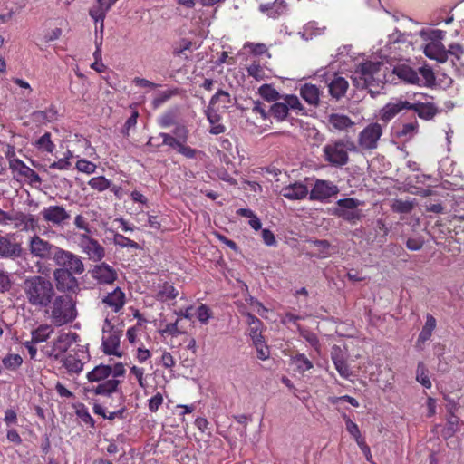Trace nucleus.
I'll list each match as a JSON object with an SVG mask.
<instances>
[{"label": "nucleus", "instance_id": "1", "mask_svg": "<svg viewBox=\"0 0 464 464\" xmlns=\"http://www.w3.org/2000/svg\"><path fill=\"white\" fill-rule=\"evenodd\" d=\"M189 137V130L183 124H177L170 133L160 132L157 137H150L147 146L159 149L161 145H167L177 153L186 159H198L205 156L202 150L194 149L187 144Z\"/></svg>", "mask_w": 464, "mask_h": 464}, {"label": "nucleus", "instance_id": "14", "mask_svg": "<svg viewBox=\"0 0 464 464\" xmlns=\"http://www.w3.org/2000/svg\"><path fill=\"white\" fill-rule=\"evenodd\" d=\"M71 271L66 269H55L53 278L59 292L77 294L80 290L79 282Z\"/></svg>", "mask_w": 464, "mask_h": 464}, {"label": "nucleus", "instance_id": "48", "mask_svg": "<svg viewBox=\"0 0 464 464\" xmlns=\"http://www.w3.org/2000/svg\"><path fill=\"white\" fill-rule=\"evenodd\" d=\"M179 319H176L174 323L166 324L164 328L160 330L161 335L178 336L183 334L186 332L179 327Z\"/></svg>", "mask_w": 464, "mask_h": 464}, {"label": "nucleus", "instance_id": "60", "mask_svg": "<svg viewBox=\"0 0 464 464\" xmlns=\"http://www.w3.org/2000/svg\"><path fill=\"white\" fill-rule=\"evenodd\" d=\"M21 176L26 178L28 182L31 185H33V184H41L42 183V179L39 176V174L35 170H34L33 169H31L28 166L23 171Z\"/></svg>", "mask_w": 464, "mask_h": 464}, {"label": "nucleus", "instance_id": "25", "mask_svg": "<svg viewBox=\"0 0 464 464\" xmlns=\"http://www.w3.org/2000/svg\"><path fill=\"white\" fill-rule=\"evenodd\" d=\"M447 60L450 56L451 63L456 72L460 76H464V46L459 44H451L449 49H446Z\"/></svg>", "mask_w": 464, "mask_h": 464}, {"label": "nucleus", "instance_id": "30", "mask_svg": "<svg viewBox=\"0 0 464 464\" xmlns=\"http://www.w3.org/2000/svg\"><path fill=\"white\" fill-rule=\"evenodd\" d=\"M246 316L248 324L249 336L251 337L252 341L264 339L262 334L264 328L263 322L250 313H247Z\"/></svg>", "mask_w": 464, "mask_h": 464}, {"label": "nucleus", "instance_id": "50", "mask_svg": "<svg viewBox=\"0 0 464 464\" xmlns=\"http://www.w3.org/2000/svg\"><path fill=\"white\" fill-rule=\"evenodd\" d=\"M75 168L78 171L86 173V174H92L95 172L97 166L95 163L89 161L85 159H81L77 160Z\"/></svg>", "mask_w": 464, "mask_h": 464}, {"label": "nucleus", "instance_id": "4", "mask_svg": "<svg viewBox=\"0 0 464 464\" xmlns=\"http://www.w3.org/2000/svg\"><path fill=\"white\" fill-rule=\"evenodd\" d=\"M45 312L56 327L72 324L78 316L76 301L70 295H54Z\"/></svg>", "mask_w": 464, "mask_h": 464}, {"label": "nucleus", "instance_id": "10", "mask_svg": "<svg viewBox=\"0 0 464 464\" xmlns=\"http://www.w3.org/2000/svg\"><path fill=\"white\" fill-rule=\"evenodd\" d=\"M283 102H276L269 107V119L272 117L277 121H283L288 116L289 110H303V106L297 96L287 94Z\"/></svg>", "mask_w": 464, "mask_h": 464}, {"label": "nucleus", "instance_id": "34", "mask_svg": "<svg viewBox=\"0 0 464 464\" xmlns=\"http://www.w3.org/2000/svg\"><path fill=\"white\" fill-rule=\"evenodd\" d=\"M60 362L69 374H79L83 370V362L76 354H67L63 356Z\"/></svg>", "mask_w": 464, "mask_h": 464}, {"label": "nucleus", "instance_id": "44", "mask_svg": "<svg viewBox=\"0 0 464 464\" xmlns=\"http://www.w3.org/2000/svg\"><path fill=\"white\" fill-rule=\"evenodd\" d=\"M258 92L267 102H276L282 98L280 93L269 84H263L259 88Z\"/></svg>", "mask_w": 464, "mask_h": 464}, {"label": "nucleus", "instance_id": "27", "mask_svg": "<svg viewBox=\"0 0 464 464\" xmlns=\"http://www.w3.org/2000/svg\"><path fill=\"white\" fill-rule=\"evenodd\" d=\"M409 110L415 111L420 119L426 121L431 120L439 111L432 102H410Z\"/></svg>", "mask_w": 464, "mask_h": 464}, {"label": "nucleus", "instance_id": "24", "mask_svg": "<svg viewBox=\"0 0 464 464\" xmlns=\"http://www.w3.org/2000/svg\"><path fill=\"white\" fill-rule=\"evenodd\" d=\"M327 122L330 130H336L339 132H348L350 129L353 128L355 123L350 117L340 113H331L327 117Z\"/></svg>", "mask_w": 464, "mask_h": 464}, {"label": "nucleus", "instance_id": "35", "mask_svg": "<svg viewBox=\"0 0 464 464\" xmlns=\"http://www.w3.org/2000/svg\"><path fill=\"white\" fill-rule=\"evenodd\" d=\"M110 9L111 8L103 3H97L96 5L91 7L89 10V15L94 20V23L96 24L101 23V34H103L104 19Z\"/></svg>", "mask_w": 464, "mask_h": 464}, {"label": "nucleus", "instance_id": "46", "mask_svg": "<svg viewBox=\"0 0 464 464\" xmlns=\"http://www.w3.org/2000/svg\"><path fill=\"white\" fill-rule=\"evenodd\" d=\"M88 184L92 189L102 192L111 188V182L104 176H99L92 178Z\"/></svg>", "mask_w": 464, "mask_h": 464}, {"label": "nucleus", "instance_id": "53", "mask_svg": "<svg viewBox=\"0 0 464 464\" xmlns=\"http://www.w3.org/2000/svg\"><path fill=\"white\" fill-rule=\"evenodd\" d=\"M114 243L115 245L120 246L121 247H130L134 249L140 248V245L137 242L121 234H115Z\"/></svg>", "mask_w": 464, "mask_h": 464}, {"label": "nucleus", "instance_id": "13", "mask_svg": "<svg viewBox=\"0 0 464 464\" xmlns=\"http://www.w3.org/2000/svg\"><path fill=\"white\" fill-rule=\"evenodd\" d=\"M339 193L338 186L333 181L316 179L312 189L309 191V199L324 202Z\"/></svg>", "mask_w": 464, "mask_h": 464}, {"label": "nucleus", "instance_id": "55", "mask_svg": "<svg viewBox=\"0 0 464 464\" xmlns=\"http://www.w3.org/2000/svg\"><path fill=\"white\" fill-rule=\"evenodd\" d=\"M252 113L256 117L259 116L263 121L269 119V109H267L266 106L259 101L254 102Z\"/></svg>", "mask_w": 464, "mask_h": 464}, {"label": "nucleus", "instance_id": "22", "mask_svg": "<svg viewBox=\"0 0 464 464\" xmlns=\"http://www.w3.org/2000/svg\"><path fill=\"white\" fill-rule=\"evenodd\" d=\"M121 382L117 379H109L97 382L96 385L92 384L85 388L88 393L101 396H111L118 391Z\"/></svg>", "mask_w": 464, "mask_h": 464}, {"label": "nucleus", "instance_id": "56", "mask_svg": "<svg viewBox=\"0 0 464 464\" xmlns=\"http://www.w3.org/2000/svg\"><path fill=\"white\" fill-rule=\"evenodd\" d=\"M392 209L397 213H410L413 209V203L408 200L397 199L392 205Z\"/></svg>", "mask_w": 464, "mask_h": 464}, {"label": "nucleus", "instance_id": "54", "mask_svg": "<svg viewBox=\"0 0 464 464\" xmlns=\"http://www.w3.org/2000/svg\"><path fill=\"white\" fill-rule=\"evenodd\" d=\"M248 75L255 78L256 81L264 80L266 72L264 68L257 63H253L247 67Z\"/></svg>", "mask_w": 464, "mask_h": 464}, {"label": "nucleus", "instance_id": "21", "mask_svg": "<svg viewBox=\"0 0 464 464\" xmlns=\"http://www.w3.org/2000/svg\"><path fill=\"white\" fill-rule=\"evenodd\" d=\"M10 222L14 223V227L21 231H34L38 227V220L34 215L15 211L11 215Z\"/></svg>", "mask_w": 464, "mask_h": 464}, {"label": "nucleus", "instance_id": "38", "mask_svg": "<svg viewBox=\"0 0 464 464\" xmlns=\"http://www.w3.org/2000/svg\"><path fill=\"white\" fill-rule=\"evenodd\" d=\"M53 333L52 324H43L31 332V340L35 343L45 342Z\"/></svg>", "mask_w": 464, "mask_h": 464}, {"label": "nucleus", "instance_id": "36", "mask_svg": "<svg viewBox=\"0 0 464 464\" xmlns=\"http://www.w3.org/2000/svg\"><path fill=\"white\" fill-rule=\"evenodd\" d=\"M178 295L179 291L171 284L165 282L160 285L156 299L160 302H168L175 299Z\"/></svg>", "mask_w": 464, "mask_h": 464}, {"label": "nucleus", "instance_id": "28", "mask_svg": "<svg viewBox=\"0 0 464 464\" xmlns=\"http://www.w3.org/2000/svg\"><path fill=\"white\" fill-rule=\"evenodd\" d=\"M409 107L410 102L408 101H399L395 103H388L381 111V119L383 121L388 122L402 110H409Z\"/></svg>", "mask_w": 464, "mask_h": 464}, {"label": "nucleus", "instance_id": "47", "mask_svg": "<svg viewBox=\"0 0 464 464\" xmlns=\"http://www.w3.org/2000/svg\"><path fill=\"white\" fill-rule=\"evenodd\" d=\"M416 380L427 389L431 387V382L428 376V371L423 362H419L418 364L416 371Z\"/></svg>", "mask_w": 464, "mask_h": 464}, {"label": "nucleus", "instance_id": "59", "mask_svg": "<svg viewBox=\"0 0 464 464\" xmlns=\"http://www.w3.org/2000/svg\"><path fill=\"white\" fill-rule=\"evenodd\" d=\"M277 4H262L259 5V11L266 14L270 18L276 19L280 16V11L276 9Z\"/></svg>", "mask_w": 464, "mask_h": 464}, {"label": "nucleus", "instance_id": "31", "mask_svg": "<svg viewBox=\"0 0 464 464\" xmlns=\"http://www.w3.org/2000/svg\"><path fill=\"white\" fill-rule=\"evenodd\" d=\"M205 113L208 121L211 125V128L209 129V133L213 135H218L226 131V127L220 123L221 116L216 110L208 106V108L205 111Z\"/></svg>", "mask_w": 464, "mask_h": 464}, {"label": "nucleus", "instance_id": "18", "mask_svg": "<svg viewBox=\"0 0 464 464\" xmlns=\"http://www.w3.org/2000/svg\"><path fill=\"white\" fill-rule=\"evenodd\" d=\"M90 274L100 285H112L118 278L117 271L105 262L93 266Z\"/></svg>", "mask_w": 464, "mask_h": 464}, {"label": "nucleus", "instance_id": "32", "mask_svg": "<svg viewBox=\"0 0 464 464\" xmlns=\"http://www.w3.org/2000/svg\"><path fill=\"white\" fill-rule=\"evenodd\" d=\"M112 373V367L110 365L100 364L94 367L91 372L87 373V379L89 382H100L102 381L109 380L108 378Z\"/></svg>", "mask_w": 464, "mask_h": 464}, {"label": "nucleus", "instance_id": "61", "mask_svg": "<svg viewBox=\"0 0 464 464\" xmlns=\"http://www.w3.org/2000/svg\"><path fill=\"white\" fill-rule=\"evenodd\" d=\"M162 403L163 396L160 392H157L149 400L148 408L150 411L156 412L159 410V408L162 405Z\"/></svg>", "mask_w": 464, "mask_h": 464}, {"label": "nucleus", "instance_id": "33", "mask_svg": "<svg viewBox=\"0 0 464 464\" xmlns=\"http://www.w3.org/2000/svg\"><path fill=\"white\" fill-rule=\"evenodd\" d=\"M349 83L343 77L337 76L328 85L329 93L333 98L339 100L345 95Z\"/></svg>", "mask_w": 464, "mask_h": 464}, {"label": "nucleus", "instance_id": "15", "mask_svg": "<svg viewBox=\"0 0 464 464\" xmlns=\"http://www.w3.org/2000/svg\"><path fill=\"white\" fill-rule=\"evenodd\" d=\"M80 246L82 251L93 262H100L105 256V248L100 242L87 234L80 235Z\"/></svg>", "mask_w": 464, "mask_h": 464}, {"label": "nucleus", "instance_id": "16", "mask_svg": "<svg viewBox=\"0 0 464 464\" xmlns=\"http://www.w3.org/2000/svg\"><path fill=\"white\" fill-rule=\"evenodd\" d=\"M41 215L43 219L53 227H63L71 218L70 212L59 205L44 208Z\"/></svg>", "mask_w": 464, "mask_h": 464}, {"label": "nucleus", "instance_id": "6", "mask_svg": "<svg viewBox=\"0 0 464 464\" xmlns=\"http://www.w3.org/2000/svg\"><path fill=\"white\" fill-rule=\"evenodd\" d=\"M420 34L425 40H430V42L424 46V54L428 58L435 60L440 63L447 62L446 48L441 43V40L445 35V32L441 30H431L427 33L424 30H421Z\"/></svg>", "mask_w": 464, "mask_h": 464}, {"label": "nucleus", "instance_id": "42", "mask_svg": "<svg viewBox=\"0 0 464 464\" xmlns=\"http://www.w3.org/2000/svg\"><path fill=\"white\" fill-rule=\"evenodd\" d=\"M4 367L9 371H16L23 363V358L16 353H8L2 359Z\"/></svg>", "mask_w": 464, "mask_h": 464}, {"label": "nucleus", "instance_id": "58", "mask_svg": "<svg viewBox=\"0 0 464 464\" xmlns=\"http://www.w3.org/2000/svg\"><path fill=\"white\" fill-rule=\"evenodd\" d=\"M157 363L161 364L165 369L173 370L176 362L169 352L164 351Z\"/></svg>", "mask_w": 464, "mask_h": 464}, {"label": "nucleus", "instance_id": "2", "mask_svg": "<svg viewBox=\"0 0 464 464\" xmlns=\"http://www.w3.org/2000/svg\"><path fill=\"white\" fill-rule=\"evenodd\" d=\"M23 288L27 302L38 308H46L55 295L52 282L41 276H33L24 279Z\"/></svg>", "mask_w": 464, "mask_h": 464}, {"label": "nucleus", "instance_id": "62", "mask_svg": "<svg viewBox=\"0 0 464 464\" xmlns=\"http://www.w3.org/2000/svg\"><path fill=\"white\" fill-rule=\"evenodd\" d=\"M301 335L305 339V341L314 347L317 352L320 350V342L317 335L314 333L304 331L301 333Z\"/></svg>", "mask_w": 464, "mask_h": 464}, {"label": "nucleus", "instance_id": "7", "mask_svg": "<svg viewBox=\"0 0 464 464\" xmlns=\"http://www.w3.org/2000/svg\"><path fill=\"white\" fill-rule=\"evenodd\" d=\"M78 339L79 335L76 333H61L52 343H47L42 348V352L48 358L60 361Z\"/></svg>", "mask_w": 464, "mask_h": 464}, {"label": "nucleus", "instance_id": "12", "mask_svg": "<svg viewBox=\"0 0 464 464\" xmlns=\"http://www.w3.org/2000/svg\"><path fill=\"white\" fill-rule=\"evenodd\" d=\"M28 248L30 254L34 257L42 260H48L51 258L54 260L55 253L59 250V246L43 239L37 235H34L30 238Z\"/></svg>", "mask_w": 464, "mask_h": 464}, {"label": "nucleus", "instance_id": "37", "mask_svg": "<svg viewBox=\"0 0 464 464\" xmlns=\"http://www.w3.org/2000/svg\"><path fill=\"white\" fill-rule=\"evenodd\" d=\"M436 325L437 322L435 317L428 314L426 316L425 324L418 336L417 343H424L426 341H428L431 337Z\"/></svg>", "mask_w": 464, "mask_h": 464}, {"label": "nucleus", "instance_id": "51", "mask_svg": "<svg viewBox=\"0 0 464 464\" xmlns=\"http://www.w3.org/2000/svg\"><path fill=\"white\" fill-rule=\"evenodd\" d=\"M253 343L257 352V358L262 361L268 359L270 352L268 346L266 344L265 339L253 341Z\"/></svg>", "mask_w": 464, "mask_h": 464}, {"label": "nucleus", "instance_id": "9", "mask_svg": "<svg viewBox=\"0 0 464 464\" xmlns=\"http://www.w3.org/2000/svg\"><path fill=\"white\" fill-rule=\"evenodd\" d=\"M382 133V127L378 122L368 124L358 135L357 148L359 147L362 150L368 151L377 149Z\"/></svg>", "mask_w": 464, "mask_h": 464}, {"label": "nucleus", "instance_id": "11", "mask_svg": "<svg viewBox=\"0 0 464 464\" xmlns=\"http://www.w3.org/2000/svg\"><path fill=\"white\" fill-rule=\"evenodd\" d=\"M54 262L60 266L59 269H66L75 275H81L84 272L82 257L61 247L55 253Z\"/></svg>", "mask_w": 464, "mask_h": 464}, {"label": "nucleus", "instance_id": "43", "mask_svg": "<svg viewBox=\"0 0 464 464\" xmlns=\"http://www.w3.org/2000/svg\"><path fill=\"white\" fill-rule=\"evenodd\" d=\"M35 146L38 150L53 153L55 149V144L51 140V133L45 132L36 141Z\"/></svg>", "mask_w": 464, "mask_h": 464}, {"label": "nucleus", "instance_id": "40", "mask_svg": "<svg viewBox=\"0 0 464 464\" xmlns=\"http://www.w3.org/2000/svg\"><path fill=\"white\" fill-rule=\"evenodd\" d=\"M459 418L453 413L447 419V424L443 429L442 435L444 438H451L459 430Z\"/></svg>", "mask_w": 464, "mask_h": 464}, {"label": "nucleus", "instance_id": "5", "mask_svg": "<svg viewBox=\"0 0 464 464\" xmlns=\"http://www.w3.org/2000/svg\"><path fill=\"white\" fill-rule=\"evenodd\" d=\"M350 151H357L356 144L352 140L338 139L324 146L322 156L331 167L342 168L348 164Z\"/></svg>", "mask_w": 464, "mask_h": 464}, {"label": "nucleus", "instance_id": "52", "mask_svg": "<svg viewBox=\"0 0 464 464\" xmlns=\"http://www.w3.org/2000/svg\"><path fill=\"white\" fill-rule=\"evenodd\" d=\"M196 314L198 321L203 324H207L213 314L210 308L205 304H201L197 308Z\"/></svg>", "mask_w": 464, "mask_h": 464}, {"label": "nucleus", "instance_id": "23", "mask_svg": "<svg viewBox=\"0 0 464 464\" xmlns=\"http://www.w3.org/2000/svg\"><path fill=\"white\" fill-rule=\"evenodd\" d=\"M281 195L289 200H302L309 195V190L303 182L295 181L282 188Z\"/></svg>", "mask_w": 464, "mask_h": 464}, {"label": "nucleus", "instance_id": "26", "mask_svg": "<svg viewBox=\"0 0 464 464\" xmlns=\"http://www.w3.org/2000/svg\"><path fill=\"white\" fill-rule=\"evenodd\" d=\"M393 73L396 74L399 79L407 83L420 85L421 79L419 77V73L406 64H400L395 66L393 69Z\"/></svg>", "mask_w": 464, "mask_h": 464}, {"label": "nucleus", "instance_id": "49", "mask_svg": "<svg viewBox=\"0 0 464 464\" xmlns=\"http://www.w3.org/2000/svg\"><path fill=\"white\" fill-rule=\"evenodd\" d=\"M130 374L135 377L140 388L146 389L148 387L144 368L133 365L130 368Z\"/></svg>", "mask_w": 464, "mask_h": 464}, {"label": "nucleus", "instance_id": "41", "mask_svg": "<svg viewBox=\"0 0 464 464\" xmlns=\"http://www.w3.org/2000/svg\"><path fill=\"white\" fill-rule=\"evenodd\" d=\"M218 103H220L223 109L229 108V105L231 104L230 94L223 90L218 91L210 99L209 106L213 108Z\"/></svg>", "mask_w": 464, "mask_h": 464}, {"label": "nucleus", "instance_id": "63", "mask_svg": "<svg viewBox=\"0 0 464 464\" xmlns=\"http://www.w3.org/2000/svg\"><path fill=\"white\" fill-rule=\"evenodd\" d=\"M76 414L84 423L90 424L92 427L94 426V420L83 404L76 411Z\"/></svg>", "mask_w": 464, "mask_h": 464}, {"label": "nucleus", "instance_id": "8", "mask_svg": "<svg viewBox=\"0 0 464 464\" xmlns=\"http://www.w3.org/2000/svg\"><path fill=\"white\" fill-rule=\"evenodd\" d=\"M121 333L106 318L102 327V347L105 354L121 357L122 353L120 351Z\"/></svg>", "mask_w": 464, "mask_h": 464}, {"label": "nucleus", "instance_id": "29", "mask_svg": "<svg viewBox=\"0 0 464 464\" xmlns=\"http://www.w3.org/2000/svg\"><path fill=\"white\" fill-rule=\"evenodd\" d=\"M301 97L310 105L317 106L320 101L319 88L311 83H305L300 89Z\"/></svg>", "mask_w": 464, "mask_h": 464}, {"label": "nucleus", "instance_id": "64", "mask_svg": "<svg viewBox=\"0 0 464 464\" xmlns=\"http://www.w3.org/2000/svg\"><path fill=\"white\" fill-rule=\"evenodd\" d=\"M343 420L345 421V426L347 431L353 437H359L361 434L360 429L358 425L353 422L346 414L343 415Z\"/></svg>", "mask_w": 464, "mask_h": 464}, {"label": "nucleus", "instance_id": "57", "mask_svg": "<svg viewBox=\"0 0 464 464\" xmlns=\"http://www.w3.org/2000/svg\"><path fill=\"white\" fill-rule=\"evenodd\" d=\"M337 208H343L347 210H352L358 208L360 206V201L353 198H341L336 201Z\"/></svg>", "mask_w": 464, "mask_h": 464}, {"label": "nucleus", "instance_id": "20", "mask_svg": "<svg viewBox=\"0 0 464 464\" xmlns=\"http://www.w3.org/2000/svg\"><path fill=\"white\" fill-rule=\"evenodd\" d=\"M21 244L16 242L13 235H0V256L3 258H16L22 255Z\"/></svg>", "mask_w": 464, "mask_h": 464}, {"label": "nucleus", "instance_id": "3", "mask_svg": "<svg viewBox=\"0 0 464 464\" xmlns=\"http://www.w3.org/2000/svg\"><path fill=\"white\" fill-rule=\"evenodd\" d=\"M383 64L379 62H365L361 63L354 72L353 81L358 88L368 89L372 97L380 93L385 82Z\"/></svg>", "mask_w": 464, "mask_h": 464}, {"label": "nucleus", "instance_id": "17", "mask_svg": "<svg viewBox=\"0 0 464 464\" xmlns=\"http://www.w3.org/2000/svg\"><path fill=\"white\" fill-rule=\"evenodd\" d=\"M101 303L105 309L118 314L126 304V295L121 287L117 286L111 292L106 293L102 297Z\"/></svg>", "mask_w": 464, "mask_h": 464}, {"label": "nucleus", "instance_id": "45", "mask_svg": "<svg viewBox=\"0 0 464 464\" xmlns=\"http://www.w3.org/2000/svg\"><path fill=\"white\" fill-rule=\"evenodd\" d=\"M293 362L299 372H304L314 367L313 362L304 353H297L293 357Z\"/></svg>", "mask_w": 464, "mask_h": 464}, {"label": "nucleus", "instance_id": "19", "mask_svg": "<svg viewBox=\"0 0 464 464\" xmlns=\"http://www.w3.org/2000/svg\"><path fill=\"white\" fill-rule=\"evenodd\" d=\"M347 353L339 345H334L331 349V360L340 376L345 380L352 376L351 368L347 362Z\"/></svg>", "mask_w": 464, "mask_h": 464}, {"label": "nucleus", "instance_id": "39", "mask_svg": "<svg viewBox=\"0 0 464 464\" xmlns=\"http://www.w3.org/2000/svg\"><path fill=\"white\" fill-rule=\"evenodd\" d=\"M334 215L337 216L338 218H343V220L351 223L355 224L357 221H359L362 218L361 210L358 208L347 210L343 208H335L334 210Z\"/></svg>", "mask_w": 464, "mask_h": 464}]
</instances>
